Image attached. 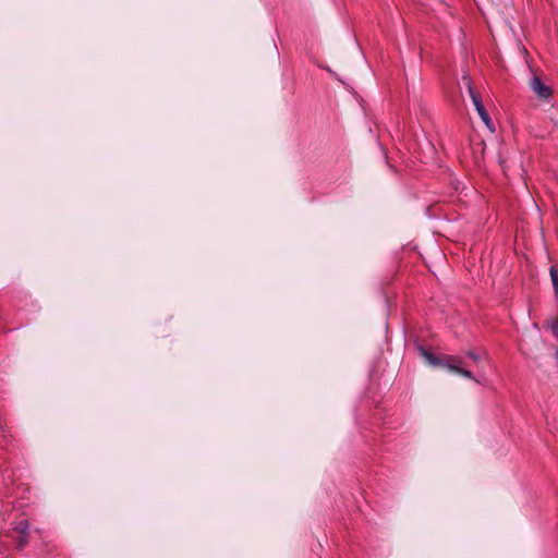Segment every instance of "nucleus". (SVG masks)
Returning a JSON list of instances; mask_svg holds the SVG:
<instances>
[{
  "mask_svg": "<svg viewBox=\"0 0 558 558\" xmlns=\"http://www.w3.org/2000/svg\"><path fill=\"white\" fill-rule=\"evenodd\" d=\"M420 351L429 364H432L434 366L447 367L451 372L460 374L463 377L473 379L472 373L461 366L462 360L459 356H454V355L436 356L433 353L425 350L424 348H420Z\"/></svg>",
  "mask_w": 558,
  "mask_h": 558,
  "instance_id": "obj_1",
  "label": "nucleus"
},
{
  "mask_svg": "<svg viewBox=\"0 0 558 558\" xmlns=\"http://www.w3.org/2000/svg\"><path fill=\"white\" fill-rule=\"evenodd\" d=\"M28 524L24 521L20 522L17 529L22 534H25L27 531Z\"/></svg>",
  "mask_w": 558,
  "mask_h": 558,
  "instance_id": "obj_6",
  "label": "nucleus"
},
{
  "mask_svg": "<svg viewBox=\"0 0 558 558\" xmlns=\"http://www.w3.org/2000/svg\"><path fill=\"white\" fill-rule=\"evenodd\" d=\"M531 89L542 100H548L553 94L551 87L536 76L531 81Z\"/></svg>",
  "mask_w": 558,
  "mask_h": 558,
  "instance_id": "obj_3",
  "label": "nucleus"
},
{
  "mask_svg": "<svg viewBox=\"0 0 558 558\" xmlns=\"http://www.w3.org/2000/svg\"><path fill=\"white\" fill-rule=\"evenodd\" d=\"M468 356L471 357L475 363L481 361V355L473 350L468 351Z\"/></svg>",
  "mask_w": 558,
  "mask_h": 558,
  "instance_id": "obj_5",
  "label": "nucleus"
},
{
  "mask_svg": "<svg viewBox=\"0 0 558 558\" xmlns=\"http://www.w3.org/2000/svg\"><path fill=\"white\" fill-rule=\"evenodd\" d=\"M550 279L555 290V295L558 299V272L555 267L550 268Z\"/></svg>",
  "mask_w": 558,
  "mask_h": 558,
  "instance_id": "obj_4",
  "label": "nucleus"
},
{
  "mask_svg": "<svg viewBox=\"0 0 558 558\" xmlns=\"http://www.w3.org/2000/svg\"><path fill=\"white\" fill-rule=\"evenodd\" d=\"M463 82L466 85L473 106L477 111L481 120L490 131H494V123L483 102V92H485V84H481V86H477L476 84L471 82V78L468 75L463 76Z\"/></svg>",
  "mask_w": 558,
  "mask_h": 558,
  "instance_id": "obj_2",
  "label": "nucleus"
}]
</instances>
